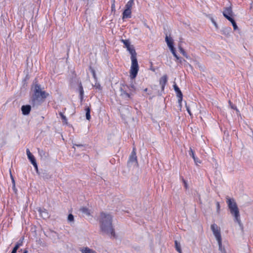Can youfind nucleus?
Here are the masks:
<instances>
[{"label":"nucleus","instance_id":"f257e3e1","mask_svg":"<svg viewBox=\"0 0 253 253\" xmlns=\"http://www.w3.org/2000/svg\"><path fill=\"white\" fill-rule=\"evenodd\" d=\"M101 231L111 237H115L114 229L112 224V216L111 214L102 212L100 216Z\"/></svg>","mask_w":253,"mask_h":253},{"label":"nucleus","instance_id":"f03ea898","mask_svg":"<svg viewBox=\"0 0 253 253\" xmlns=\"http://www.w3.org/2000/svg\"><path fill=\"white\" fill-rule=\"evenodd\" d=\"M127 51L131 55V63L129 71V76L131 79H134L136 77L139 70V65L136 58L137 54L133 46L129 48Z\"/></svg>","mask_w":253,"mask_h":253},{"label":"nucleus","instance_id":"7ed1b4c3","mask_svg":"<svg viewBox=\"0 0 253 253\" xmlns=\"http://www.w3.org/2000/svg\"><path fill=\"white\" fill-rule=\"evenodd\" d=\"M227 203L231 213L234 216L235 220L240 223V214L237 204L233 199H227Z\"/></svg>","mask_w":253,"mask_h":253},{"label":"nucleus","instance_id":"20e7f679","mask_svg":"<svg viewBox=\"0 0 253 253\" xmlns=\"http://www.w3.org/2000/svg\"><path fill=\"white\" fill-rule=\"evenodd\" d=\"M48 93L42 90L40 86L36 84L35 86L34 94L33 95V100L34 101H42L46 98Z\"/></svg>","mask_w":253,"mask_h":253},{"label":"nucleus","instance_id":"39448f33","mask_svg":"<svg viewBox=\"0 0 253 253\" xmlns=\"http://www.w3.org/2000/svg\"><path fill=\"white\" fill-rule=\"evenodd\" d=\"M211 229L217 241H220L221 240L220 227L213 224L211 225Z\"/></svg>","mask_w":253,"mask_h":253},{"label":"nucleus","instance_id":"423d86ee","mask_svg":"<svg viewBox=\"0 0 253 253\" xmlns=\"http://www.w3.org/2000/svg\"><path fill=\"white\" fill-rule=\"evenodd\" d=\"M232 10L231 7H226L223 12L224 16L228 20L229 18H231L230 16L232 15Z\"/></svg>","mask_w":253,"mask_h":253},{"label":"nucleus","instance_id":"0eeeda50","mask_svg":"<svg viewBox=\"0 0 253 253\" xmlns=\"http://www.w3.org/2000/svg\"><path fill=\"white\" fill-rule=\"evenodd\" d=\"M168 77L167 75H164L163 77L161 78L160 79V84L161 85L162 89L163 90L165 87V86L167 82Z\"/></svg>","mask_w":253,"mask_h":253},{"label":"nucleus","instance_id":"6e6552de","mask_svg":"<svg viewBox=\"0 0 253 253\" xmlns=\"http://www.w3.org/2000/svg\"><path fill=\"white\" fill-rule=\"evenodd\" d=\"M166 42L170 49L174 48L173 45V40L171 38V37L167 35L166 37Z\"/></svg>","mask_w":253,"mask_h":253},{"label":"nucleus","instance_id":"1a4fd4ad","mask_svg":"<svg viewBox=\"0 0 253 253\" xmlns=\"http://www.w3.org/2000/svg\"><path fill=\"white\" fill-rule=\"evenodd\" d=\"M129 163H134V165H136L137 162V157L136 156L135 152L133 151V152L131 153V156H130L129 159Z\"/></svg>","mask_w":253,"mask_h":253},{"label":"nucleus","instance_id":"9d476101","mask_svg":"<svg viewBox=\"0 0 253 253\" xmlns=\"http://www.w3.org/2000/svg\"><path fill=\"white\" fill-rule=\"evenodd\" d=\"M21 110L24 115H28L31 110V107L29 105L23 106L21 108Z\"/></svg>","mask_w":253,"mask_h":253},{"label":"nucleus","instance_id":"9b49d317","mask_svg":"<svg viewBox=\"0 0 253 253\" xmlns=\"http://www.w3.org/2000/svg\"><path fill=\"white\" fill-rule=\"evenodd\" d=\"M131 10L126 9L124 10L123 13V18L125 19L127 18H130L131 17Z\"/></svg>","mask_w":253,"mask_h":253},{"label":"nucleus","instance_id":"f8f14e48","mask_svg":"<svg viewBox=\"0 0 253 253\" xmlns=\"http://www.w3.org/2000/svg\"><path fill=\"white\" fill-rule=\"evenodd\" d=\"M121 41L125 44L126 47L127 48V50L133 46V45L130 44L129 41L128 40H122Z\"/></svg>","mask_w":253,"mask_h":253},{"label":"nucleus","instance_id":"ddd939ff","mask_svg":"<svg viewBox=\"0 0 253 253\" xmlns=\"http://www.w3.org/2000/svg\"><path fill=\"white\" fill-rule=\"evenodd\" d=\"M26 153L28 159L30 160L31 163H33V162L36 161L34 156L31 154L29 149H27Z\"/></svg>","mask_w":253,"mask_h":253},{"label":"nucleus","instance_id":"4468645a","mask_svg":"<svg viewBox=\"0 0 253 253\" xmlns=\"http://www.w3.org/2000/svg\"><path fill=\"white\" fill-rule=\"evenodd\" d=\"M39 211L40 212L41 216L43 218H47L48 217V213L45 210L39 209Z\"/></svg>","mask_w":253,"mask_h":253},{"label":"nucleus","instance_id":"2eb2a0df","mask_svg":"<svg viewBox=\"0 0 253 253\" xmlns=\"http://www.w3.org/2000/svg\"><path fill=\"white\" fill-rule=\"evenodd\" d=\"M22 243H23V239L21 240H20L17 243V244H16L15 247L14 248V249H13L11 253H16V252H17V250H18V249L21 246H22Z\"/></svg>","mask_w":253,"mask_h":253},{"label":"nucleus","instance_id":"dca6fc26","mask_svg":"<svg viewBox=\"0 0 253 253\" xmlns=\"http://www.w3.org/2000/svg\"><path fill=\"white\" fill-rule=\"evenodd\" d=\"M79 91L80 95V99L81 101L83 99V95H84V89L83 87L81 84H80L79 87Z\"/></svg>","mask_w":253,"mask_h":253},{"label":"nucleus","instance_id":"f3484780","mask_svg":"<svg viewBox=\"0 0 253 253\" xmlns=\"http://www.w3.org/2000/svg\"><path fill=\"white\" fill-rule=\"evenodd\" d=\"M85 110L86 112V113H85L86 119L87 120L89 121L90 119V109L89 107H86V108L85 109Z\"/></svg>","mask_w":253,"mask_h":253},{"label":"nucleus","instance_id":"a211bd4d","mask_svg":"<svg viewBox=\"0 0 253 253\" xmlns=\"http://www.w3.org/2000/svg\"><path fill=\"white\" fill-rule=\"evenodd\" d=\"M82 253H97L94 251L88 248H85L82 250Z\"/></svg>","mask_w":253,"mask_h":253},{"label":"nucleus","instance_id":"6ab92c4d","mask_svg":"<svg viewBox=\"0 0 253 253\" xmlns=\"http://www.w3.org/2000/svg\"><path fill=\"white\" fill-rule=\"evenodd\" d=\"M80 211L86 215H89L90 214V211L85 207H82L80 209Z\"/></svg>","mask_w":253,"mask_h":253},{"label":"nucleus","instance_id":"aec40b11","mask_svg":"<svg viewBox=\"0 0 253 253\" xmlns=\"http://www.w3.org/2000/svg\"><path fill=\"white\" fill-rule=\"evenodd\" d=\"M218 245L219 250L221 251L222 253H226L224 248L222 246V241L221 240L220 241H217Z\"/></svg>","mask_w":253,"mask_h":253},{"label":"nucleus","instance_id":"412c9836","mask_svg":"<svg viewBox=\"0 0 253 253\" xmlns=\"http://www.w3.org/2000/svg\"><path fill=\"white\" fill-rule=\"evenodd\" d=\"M228 20L231 22L234 30L238 29V26L234 20L232 18H229Z\"/></svg>","mask_w":253,"mask_h":253},{"label":"nucleus","instance_id":"4be33fe9","mask_svg":"<svg viewBox=\"0 0 253 253\" xmlns=\"http://www.w3.org/2000/svg\"><path fill=\"white\" fill-rule=\"evenodd\" d=\"M175 246L176 251L179 253H182V251H181V248H180V244L177 241H175Z\"/></svg>","mask_w":253,"mask_h":253},{"label":"nucleus","instance_id":"5701e85b","mask_svg":"<svg viewBox=\"0 0 253 253\" xmlns=\"http://www.w3.org/2000/svg\"><path fill=\"white\" fill-rule=\"evenodd\" d=\"M133 4V0H130L129 1H128L126 5V9L130 10L132 7Z\"/></svg>","mask_w":253,"mask_h":253},{"label":"nucleus","instance_id":"b1692460","mask_svg":"<svg viewBox=\"0 0 253 253\" xmlns=\"http://www.w3.org/2000/svg\"><path fill=\"white\" fill-rule=\"evenodd\" d=\"M189 154L194 159L195 164H197V163L196 162V158L195 157L194 151L192 150V149L191 148H190V149Z\"/></svg>","mask_w":253,"mask_h":253},{"label":"nucleus","instance_id":"393cba45","mask_svg":"<svg viewBox=\"0 0 253 253\" xmlns=\"http://www.w3.org/2000/svg\"><path fill=\"white\" fill-rule=\"evenodd\" d=\"M96 81V83L93 85V86L95 88L98 89V90H101L102 89V87H101L100 84L99 83H98L97 81Z\"/></svg>","mask_w":253,"mask_h":253},{"label":"nucleus","instance_id":"a878e982","mask_svg":"<svg viewBox=\"0 0 253 253\" xmlns=\"http://www.w3.org/2000/svg\"><path fill=\"white\" fill-rule=\"evenodd\" d=\"M74 219V216L72 214H69L68 216V221L70 222H73Z\"/></svg>","mask_w":253,"mask_h":253},{"label":"nucleus","instance_id":"bb28decb","mask_svg":"<svg viewBox=\"0 0 253 253\" xmlns=\"http://www.w3.org/2000/svg\"><path fill=\"white\" fill-rule=\"evenodd\" d=\"M177 96L179 98L178 101L180 102L181 101L182 99V94L181 92V91L177 92Z\"/></svg>","mask_w":253,"mask_h":253},{"label":"nucleus","instance_id":"cd10ccee","mask_svg":"<svg viewBox=\"0 0 253 253\" xmlns=\"http://www.w3.org/2000/svg\"><path fill=\"white\" fill-rule=\"evenodd\" d=\"M216 212L219 214L220 212V204L218 202H216Z\"/></svg>","mask_w":253,"mask_h":253},{"label":"nucleus","instance_id":"c85d7f7f","mask_svg":"<svg viewBox=\"0 0 253 253\" xmlns=\"http://www.w3.org/2000/svg\"><path fill=\"white\" fill-rule=\"evenodd\" d=\"M170 51H171L172 53L173 54V55H174V56L177 59H179V57L177 56V55H176V54L175 53V50H174V48H172V49H170Z\"/></svg>","mask_w":253,"mask_h":253},{"label":"nucleus","instance_id":"c756f323","mask_svg":"<svg viewBox=\"0 0 253 253\" xmlns=\"http://www.w3.org/2000/svg\"><path fill=\"white\" fill-rule=\"evenodd\" d=\"M91 73L92 74L93 77L94 79V80L95 81H97V77H96V74H95V71L93 69H91Z\"/></svg>","mask_w":253,"mask_h":253},{"label":"nucleus","instance_id":"7c9ffc66","mask_svg":"<svg viewBox=\"0 0 253 253\" xmlns=\"http://www.w3.org/2000/svg\"><path fill=\"white\" fill-rule=\"evenodd\" d=\"M173 87H174V90L175 91V92L176 93L180 91V90L179 89L178 87L176 84H174L173 85Z\"/></svg>","mask_w":253,"mask_h":253},{"label":"nucleus","instance_id":"2f4dec72","mask_svg":"<svg viewBox=\"0 0 253 253\" xmlns=\"http://www.w3.org/2000/svg\"><path fill=\"white\" fill-rule=\"evenodd\" d=\"M32 164L33 165V166L35 167L36 171L38 172V166H37L36 161L33 162V163H32Z\"/></svg>","mask_w":253,"mask_h":253},{"label":"nucleus","instance_id":"473e14b6","mask_svg":"<svg viewBox=\"0 0 253 253\" xmlns=\"http://www.w3.org/2000/svg\"><path fill=\"white\" fill-rule=\"evenodd\" d=\"M60 115L62 118V119L66 122V123H67V119H66V117L61 113H60Z\"/></svg>","mask_w":253,"mask_h":253},{"label":"nucleus","instance_id":"72a5a7b5","mask_svg":"<svg viewBox=\"0 0 253 253\" xmlns=\"http://www.w3.org/2000/svg\"><path fill=\"white\" fill-rule=\"evenodd\" d=\"M229 102L230 103V105L231 106V108L234 109H235L236 110L237 112H238V110L237 109V108L236 107H234L233 105H232L231 103V102L230 101H229Z\"/></svg>","mask_w":253,"mask_h":253},{"label":"nucleus","instance_id":"f704fd0d","mask_svg":"<svg viewBox=\"0 0 253 253\" xmlns=\"http://www.w3.org/2000/svg\"><path fill=\"white\" fill-rule=\"evenodd\" d=\"M211 21H212V23L213 24V25H214V26L215 27V28H218L217 24H216L215 21L212 19H211Z\"/></svg>","mask_w":253,"mask_h":253},{"label":"nucleus","instance_id":"c9c22d12","mask_svg":"<svg viewBox=\"0 0 253 253\" xmlns=\"http://www.w3.org/2000/svg\"><path fill=\"white\" fill-rule=\"evenodd\" d=\"M75 146H76L77 147H83L84 146V145H82V144H73V148H75Z\"/></svg>","mask_w":253,"mask_h":253},{"label":"nucleus","instance_id":"e433bc0d","mask_svg":"<svg viewBox=\"0 0 253 253\" xmlns=\"http://www.w3.org/2000/svg\"><path fill=\"white\" fill-rule=\"evenodd\" d=\"M186 109H187V110L188 113L189 114V115H191L190 110V107L188 106H186Z\"/></svg>","mask_w":253,"mask_h":253},{"label":"nucleus","instance_id":"4c0bfd02","mask_svg":"<svg viewBox=\"0 0 253 253\" xmlns=\"http://www.w3.org/2000/svg\"><path fill=\"white\" fill-rule=\"evenodd\" d=\"M122 95H124L126 97H129V94L126 92H124L123 94L122 93Z\"/></svg>","mask_w":253,"mask_h":253},{"label":"nucleus","instance_id":"58836bf2","mask_svg":"<svg viewBox=\"0 0 253 253\" xmlns=\"http://www.w3.org/2000/svg\"><path fill=\"white\" fill-rule=\"evenodd\" d=\"M11 178H12V183H13V187L15 188V181H14L13 178L12 177V175H11Z\"/></svg>","mask_w":253,"mask_h":253},{"label":"nucleus","instance_id":"ea45409f","mask_svg":"<svg viewBox=\"0 0 253 253\" xmlns=\"http://www.w3.org/2000/svg\"><path fill=\"white\" fill-rule=\"evenodd\" d=\"M112 10H115V4L113 3L112 5Z\"/></svg>","mask_w":253,"mask_h":253},{"label":"nucleus","instance_id":"a19ab883","mask_svg":"<svg viewBox=\"0 0 253 253\" xmlns=\"http://www.w3.org/2000/svg\"><path fill=\"white\" fill-rule=\"evenodd\" d=\"M196 106V104H195V103H191V107L192 108H194V107L195 106Z\"/></svg>","mask_w":253,"mask_h":253},{"label":"nucleus","instance_id":"79ce46f5","mask_svg":"<svg viewBox=\"0 0 253 253\" xmlns=\"http://www.w3.org/2000/svg\"><path fill=\"white\" fill-rule=\"evenodd\" d=\"M196 162L197 163V164L198 165V164H200L201 163V161L200 160H198V158H196Z\"/></svg>","mask_w":253,"mask_h":253},{"label":"nucleus","instance_id":"37998d69","mask_svg":"<svg viewBox=\"0 0 253 253\" xmlns=\"http://www.w3.org/2000/svg\"><path fill=\"white\" fill-rule=\"evenodd\" d=\"M184 182L185 187L186 188H187V183L185 181H184Z\"/></svg>","mask_w":253,"mask_h":253},{"label":"nucleus","instance_id":"c03bdc74","mask_svg":"<svg viewBox=\"0 0 253 253\" xmlns=\"http://www.w3.org/2000/svg\"><path fill=\"white\" fill-rule=\"evenodd\" d=\"M23 253H28V251L27 250H25Z\"/></svg>","mask_w":253,"mask_h":253},{"label":"nucleus","instance_id":"a18cd8bd","mask_svg":"<svg viewBox=\"0 0 253 253\" xmlns=\"http://www.w3.org/2000/svg\"><path fill=\"white\" fill-rule=\"evenodd\" d=\"M147 90V88H146V89H144V91H146Z\"/></svg>","mask_w":253,"mask_h":253}]
</instances>
